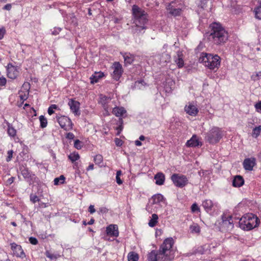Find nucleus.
<instances>
[{
	"mask_svg": "<svg viewBox=\"0 0 261 261\" xmlns=\"http://www.w3.org/2000/svg\"><path fill=\"white\" fill-rule=\"evenodd\" d=\"M171 178L174 184L177 187L182 188L188 183V178L183 175L173 174Z\"/></svg>",
	"mask_w": 261,
	"mask_h": 261,
	"instance_id": "obj_8",
	"label": "nucleus"
},
{
	"mask_svg": "<svg viewBox=\"0 0 261 261\" xmlns=\"http://www.w3.org/2000/svg\"><path fill=\"white\" fill-rule=\"evenodd\" d=\"M158 216L155 214H153L151 216V218L148 222V225L150 227H153L155 226L158 222Z\"/></svg>",
	"mask_w": 261,
	"mask_h": 261,
	"instance_id": "obj_28",
	"label": "nucleus"
},
{
	"mask_svg": "<svg viewBox=\"0 0 261 261\" xmlns=\"http://www.w3.org/2000/svg\"><path fill=\"white\" fill-rule=\"evenodd\" d=\"M191 211L192 212H195L196 211H199V208L196 203H194L191 206Z\"/></svg>",
	"mask_w": 261,
	"mask_h": 261,
	"instance_id": "obj_44",
	"label": "nucleus"
},
{
	"mask_svg": "<svg viewBox=\"0 0 261 261\" xmlns=\"http://www.w3.org/2000/svg\"><path fill=\"white\" fill-rule=\"evenodd\" d=\"M49 108H50L51 109L54 110V109H57L58 107L56 105H51Z\"/></svg>",
	"mask_w": 261,
	"mask_h": 261,
	"instance_id": "obj_63",
	"label": "nucleus"
},
{
	"mask_svg": "<svg viewBox=\"0 0 261 261\" xmlns=\"http://www.w3.org/2000/svg\"><path fill=\"white\" fill-rule=\"evenodd\" d=\"M57 121L61 128L65 130L68 131L73 128V123L67 117L62 116L57 117Z\"/></svg>",
	"mask_w": 261,
	"mask_h": 261,
	"instance_id": "obj_9",
	"label": "nucleus"
},
{
	"mask_svg": "<svg viewBox=\"0 0 261 261\" xmlns=\"http://www.w3.org/2000/svg\"><path fill=\"white\" fill-rule=\"evenodd\" d=\"M13 151L12 150H9L7 152V157L6 159L7 162H9L11 160L13 156Z\"/></svg>",
	"mask_w": 261,
	"mask_h": 261,
	"instance_id": "obj_43",
	"label": "nucleus"
},
{
	"mask_svg": "<svg viewBox=\"0 0 261 261\" xmlns=\"http://www.w3.org/2000/svg\"><path fill=\"white\" fill-rule=\"evenodd\" d=\"M7 75L11 79H15L18 75L19 71L17 68L11 64H8L7 66Z\"/></svg>",
	"mask_w": 261,
	"mask_h": 261,
	"instance_id": "obj_12",
	"label": "nucleus"
},
{
	"mask_svg": "<svg viewBox=\"0 0 261 261\" xmlns=\"http://www.w3.org/2000/svg\"><path fill=\"white\" fill-rule=\"evenodd\" d=\"M244 180L240 175H237L232 181V186L234 187H240L244 185Z\"/></svg>",
	"mask_w": 261,
	"mask_h": 261,
	"instance_id": "obj_20",
	"label": "nucleus"
},
{
	"mask_svg": "<svg viewBox=\"0 0 261 261\" xmlns=\"http://www.w3.org/2000/svg\"><path fill=\"white\" fill-rule=\"evenodd\" d=\"M223 136V132L221 128L214 126L206 133L205 140L211 144H216Z\"/></svg>",
	"mask_w": 261,
	"mask_h": 261,
	"instance_id": "obj_6",
	"label": "nucleus"
},
{
	"mask_svg": "<svg viewBox=\"0 0 261 261\" xmlns=\"http://www.w3.org/2000/svg\"><path fill=\"white\" fill-rule=\"evenodd\" d=\"M94 219L93 218L91 219V220L87 223L88 225H92L94 223Z\"/></svg>",
	"mask_w": 261,
	"mask_h": 261,
	"instance_id": "obj_61",
	"label": "nucleus"
},
{
	"mask_svg": "<svg viewBox=\"0 0 261 261\" xmlns=\"http://www.w3.org/2000/svg\"><path fill=\"white\" fill-rule=\"evenodd\" d=\"M39 206L40 207H46V204L44 203H39Z\"/></svg>",
	"mask_w": 261,
	"mask_h": 261,
	"instance_id": "obj_62",
	"label": "nucleus"
},
{
	"mask_svg": "<svg viewBox=\"0 0 261 261\" xmlns=\"http://www.w3.org/2000/svg\"><path fill=\"white\" fill-rule=\"evenodd\" d=\"M261 125L255 127L253 129L252 136L255 138H257L260 134Z\"/></svg>",
	"mask_w": 261,
	"mask_h": 261,
	"instance_id": "obj_36",
	"label": "nucleus"
},
{
	"mask_svg": "<svg viewBox=\"0 0 261 261\" xmlns=\"http://www.w3.org/2000/svg\"><path fill=\"white\" fill-rule=\"evenodd\" d=\"M120 120L121 121V125H120L119 126V127H118V129H120V132L122 130V128H123V126H122V123H123V121H122V119L121 118L120 119Z\"/></svg>",
	"mask_w": 261,
	"mask_h": 261,
	"instance_id": "obj_58",
	"label": "nucleus"
},
{
	"mask_svg": "<svg viewBox=\"0 0 261 261\" xmlns=\"http://www.w3.org/2000/svg\"><path fill=\"white\" fill-rule=\"evenodd\" d=\"M257 112L261 111V101H259L254 106Z\"/></svg>",
	"mask_w": 261,
	"mask_h": 261,
	"instance_id": "obj_47",
	"label": "nucleus"
},
{
	"mask_svg": "<svg viewBox=\"0 0 261 261\" xmlns=\"http://www.w3.org/2000/svg\"><path fill=\"white\" fill-rule=\"evenodd\" d=\"M164 200L163 196L161 194H158L154 195L151 197V200H152V204H158L163 201Z\"/></svg>",
	"mask_w": 261,
	"mask_h": 261,
	"instance_id": "obj_26",
	"label": "nucleus"
},
{
	"mask_svg": "<svg viewBox=\"0 0 261 261\" xmlns=\"http://www.w3.org/2000/svg\"><path fill=\"white\" fill-rule=\"evenodd\" d=\"M122 174V172L121 170H118L116 173V176H120Z\"/></svg>",
	"mask_w": 261,
	"mask_h": 261,
	"instance_id": "obj_64",
	"label": "nucleus"
},
{
	"mask_svg": "<svg viewBox=\"0 0 261 261\" xmlns=\"http://www.w3.org/2000/svg\"><path fill=\"white\" fill-rule=\"evenodd\" d=\"M106 231L108 235L111 236L117 237L119 235V231L117 225H110L108 227H107Z\"/></svg>",
	"mask_w": 261,
	"mask_h": 261,
	"instance_id": "obj_16",
	"label": "nucleus"
},
{
	"mask_svg": "<svg viewBox=\"0 0 261 261\" xmlns=\"http://www.w3.org/2000/svg\"><path fill=\"white\" fill-rule=\"evenodd\" d=\"M112 113L117 117H122L126 113V111L123 107H116L113 109Z\"/></svg>",
	"mask_w": 261,
	"mask_h": 261,
	"instance_id": "obj_19",
	"label": "nucleus"
},
{
	"mask_svg": "<svg viewBox=\"0 0 261 261\" xmlns=\"http://www.w3.org/2000/svg\"><path fill=\"white\" fill-rule=\"evenodd\" d=\"M22 175L25 178H29L31 177L30 173L28 169L22 167L20 168Z\"/></svg>",
	"mask_w": 261,
	"mask_h": 261,
	"instance_id": "obj_31",
	"label": "nucleus"
},
{
	"mask_svg": "<svg viewBox=\"0 0 261 261\" xmlns=\"http://www.w3.org/2000/svg\"><path fill=\"white\" fill-rule=\"evenodd\" d=\"M5 33V30L4 28H0V40L2 39L4 36Z\"/></svg>",
	"mask_w": 261,
	"mask_h": 261,
	"instance_id": "obj_52",
	"label": "nucleus"
},
{
	"mask_svg": "<svg viewBox=\"0 0 261 261\" xmlns=\"http://www.w3.org/2000/svg\"><path fill=\"white\" fill-rule=\"evenodd\" d=\"M104 76V74L102 72H96L90 78L92 84L96 83L98 80Z\"/></svg>",
	"mask_w": 261,
	"mask_h": 261,
	"instance_id": "obj_22",
	"label": "nucleus"
},
{
	"mask_svg": "<svg viewBox=\"0 0 261 261\" xmlns=\"http://www.w3.org/2000/svg\"><path fill=\"white\" fill-rule=\"evenodd\" d=\"M222 219L223 225L226 227L228 230H231L233 227V221L231 216H229L227 218L223 217Z\"/></svg>",
	"mask_w": 261,
	"mask_h": 261,
	"instance_id": "obj_18",
	"label": "nucleus"
},
{
	"mask_svg": "<svg viewBox=\"0 0 261 261\" xmlns=\"http://www.w3.org/2000/svg\"><path fill=\"white\" fill-rule=\"evenodd\" d=\"M128 261H138V254L135 252H130L127 256Z\"/></svg>",
	"mask_w": 261,
	"mask_h": 261,
	"instance_id": "obj_30",
	"label": "nucleus"
},
{
	"mask_svg": "<svg viewBox=\"0 0 261 261\" xmlns=\"http://www.w3.org/2000/svg\"><path fill=\"white\" fill-rule=\"evenodd\" d=\"M108 210L106 207H100L99 210V213H101L102 214L107 213L108 212Z\"/></svg>",
	"mask_w": 261,
	"mask_h": 261,
	"instance_id": "obj_51",
	"label": "nucleus"
},
{
	"mask_svg": "<svg viewBox=\"0 0 261 261\" xmlns=\"http://www.w3.org/2000/svg\"><path fill=\"white\" fill-rule=\"evenodd\" d=\"M94 161L97 165H100L103 161V157L101 154H97L94 158Z\"/></svg>",
	"mask_w": 261,
	"mask_h": 261,
	"instance_id": "obj_37",
	"label": "nucleus"
},
{
	"mask_svg": "<svg viewBox=\"0 0 261 261\" xmlns=\"http://www.w3.org/2000/svg\"><path fill=\"white\" fill-rule=\"evenodd\" d=\"M132 11L135 24L137 26L141 27L142 30H146L147 29L146 25L148 21L147 13L137 5L133 6Z\"/></svg>",
	"mask_w": 261,
	"mask_h": 261,
	"instance_id": "obj_3",
	"label": "nucleus"
},
{
	"mask_svg": "<svg viewBox=\"0 0 261 261\" xmlns=\"http://www.w3.org/2000/svg\"><path fill=\"white\" fill-rule=\"evenodd\" d=\"M93 169H94V165H93V164H90V165L88 167V168H87V171L91 170H93Z\"/></svg>",
	"mask_w": 261,
	"mask_h": 261,
	"instance_id": "obj_57",
	"label": "nucleus"
},
{
	"mask_svg": "<svg viewBox=\"0 0 261 261\" xmlns=\"http://www.w3.org/2000/svg\"><path fill=\"white\" fill-rule=\"evenodd\" d=\"M113 68L114 70L112 74V77L116 81H118L123 72L122 66L119 62H115L113 64Z\"/></svg>",
	"mask_w": 261,
	"mask_h": 261,
	"instance_id": "obj_10",
	"label": "nucleus"
},
{
	"mask_svg": "<svg viewBox=\"0 0 261 261\" xmlns=\"http://www.w3.org/2000/svg\"><path fill=\"white\" fill-rule=\"evenodd\" d=\"M46 256L47 257L51 259H53L56 258V257L55 256V255L51 254H49V253L46 254Z\"/></svg>",
	"mask_w": 261,
	"mask_h": 261,
	"instance_id": "obj_56",
	"label": "nucleus"
},
{
	"mask_svg": "<svg viewBox=\"0 0 261 261\" xmlns=\"http://www.w3.org/2000/svg\"><path fill=\"white\" fill-rule=\"evenodd\" d=\"M202 205L206 212H209L212 210L213 203L211 200L206 199L202 202Z\"/></svg>",
	"mask_w": 261,
	"mask_h": 261,
	"instance_id": "obj_24",
	"label": "nucleus"
},
{
	"mask_svg": "<svg viewBox=\"0 0 261 261\" xmlns=\"http://www.w3.org/2000/svg\"><path fill=\"white\" fill-rule=\"evenodd\" d=\"M66 138L68 139H73L74 138V135L72 133H68L66 134Z\"/></svg>",
	"mask_w": 261,
	"mask_h": 261,
	"instance_id": "obj_49",
	"label": "nucleus"
},
{
	"mask_svg": "<svg viewBox=\"0 0 261 261\" xmlns=\"http://www.w3.org/2000/svg\"><path fill=\"white\" fill-rule=\"evenodd\" d=\"M256 165L255 158H246L244 160L243 165L246 170L252 171L253 167Z\"/></svg>",
	"mask_w": 261,
	"mask_h": 261,
	"instance_id": "obj_11",
	"label": "nucleus"
},
{
	"mask_svg": "<svg viewBox=\"0 0 261 261\" xmlns=\"http://www.w3.org/2000/svg\"><path fill=\"white\" fill-rule=\"evenodd\" d=\"M88 211L90 214H93L95 212L94 205H90L88 208Z\"/></svg>",
	"mask_w": 261,
	"mask_h": 261,
	"instance_id": "obj_50",
	"label": "nucleus"
},
{
	"mask_svg": "<svg viewBox=\"0 0 261 261\" xmlns=\"http://www.w3.org/2000/svg\"><path fill=\"white\" fill-rule=\"evenodd\" d=\"M254 12L255 13V18L261 20V3L260 6L254 9Z\"/></svg>",
	"mask_w": 261,
	"mask_h": 261,
	"instance_id": "obj_34",
	"label": "nucleus"
},
{
	"mask_svg": "<svg viewBox=\"0 0 261 261\" xmlns=\"http://www.w3.org/2000/svg\"><path fill=\"white\" fill-rule=\"evenodd\" d=\"M190 230L192 232L199 233L200 229L199 226L197 224H194L191 225L190 227Z\"/></svg>",
	"mask_w": 261,
	"mask_h": 261,
	"instance_id": "obj_39",
	"label": "nucleus"
},
{
	"mask_svg": "<svg viewBox=\"0 0 261 261\" xmlns=\"http://www.w3.org/2000/svg\"><path fill=\"white\" fill-rule=\"evenodd\" d=\"M111 99L110 97H107L106 96H101L100 97V102L101 103L104 109L107 112H109L107 103L109 102Z\"/></svg>",
	"mask_w": 261,
	"mask_h": 261,
	"instance_id": "obj_23",
	"label": "nucleus"
},
{
	"mask_svg": "<svg viewBox=\"0 0 261 261\" xmlns=\"http://www.w3.org/2000/svg\"><path fill=\"white\" fill-rule=\"evenodd\" d=\"M207 37L210 41L216 45L225 43L228 38L227 32L219 23L214 22L209 27Z\"/></svg>",
	"mask_w": 261,
	"mask_h": 261,
	"instance_id": "obj_2",
	"label": "nucleus"
},
{
	"mask_svg": "<svg viewBox=\"0 0 261 261\" xmlns=\"http://www.w3.org/2000/svg\"><path fill=\"white\" fill-rule=\"evenodd\" d=\"M115 142L116 145L117 146H121L123 144V141L119 138H115Z\"/></svg>",
	"mask_w": 261,
	"mask_h": 261,
	"instance_id": "obj_45",
	"label": "nucleus"
},
{
	"mask_svg": "<svg viewBox=\"0 0 261 261\" xmlns=\"http://www.w3.org/2000/svg\"><path fill=\"white\" fill-rule=\"evenodd\" d=\"M29 241L30 243H31L33 245H36L38 243V240L36 238L34 237H30L29 238Z\"/></svg>",
	"mask_w": 261,
	"mask_h": 261,
	"instance_id": "obj_46",
	"label": "nucleus"
},
{
	"mask_svg": "<svg viewBox=\"0 0 261 261\" xmlns=\"http://www.w3.org/2000/svg\"><path fill=\"white\" fill-rule=\"evenodd\" d=\"M144 30H142L141 28V27L137 26L136 24L134 27H133V32L134 34H136L137 35H139L141 33H143V32H142V31H144Z\"/></svg>",
	"mask_w": 261,
	"mask_h": 261,
	"instance_id": "obj_38",
	"label": "nucleus"
},
{
	"mask_svg": "<svg viewBox=\"0 0 261 261\" xmlns=\"http://www.w3.org/2000/svg\"><path fill=\"white\" fill-rule=\"evenodd\" d=\"M39 120L40 122V126L41 128H44L47 126V121L46 118L43 116L41 115L39 117Z\"/></svg>",
	"mask_w": 261,
	"mask_h": 261,
	"instance_id": "obj_35",
	"label": "nucleus"
},
{
	"mask_svg": "<svg viewBox=\"0 0 261 261\" xmlns=\"http://www.w3.org/2000/svg\"><path fill=\"white\" fill-rule=\"evenodd\" d=\"M154 179L155 180V184L156 185L160 186L164 184L165 181V175L162 172L158 173L154 176Z\"/></svg>",
	"mask_w": 261,
	"mask_h": 261,
	"instance_id": "obj_21",
	"label": "nucleus"
},
{
	"mask_svg": "<svg viewBox=\"0 0 261 261\" xmlns=\"http://www.w3.org/2000/svg\"><path fill=\"white\" fill-rule=\"evenodd\" d=\"M173 244L172 238L166 239L158 250H152L148 254V261H172L174 257L171 250Z\"/></svg>",
	"mask_w": 261,
	"mask_h": 261,
	"instance_id": "obj_1",
	"label": "nucleus"
},
{
	"mask_svg": "<svg viewBox=\"0 0 261 261\" xmlns=\"http://www.w3.org/2000/svg\"><path fill=\"white\" fill-rule=\"evenodd\" d=\"M68 159L72 162L73 163L76 161L80 159V156L77 152H73L70 153L68 155Z\"/></svg>",
	"mask_w": 261,
	"mask_h": 261,
	"instance_id": "obj_29",
	"label": "nucleus"
},
{
	"mask_svg": "<svg viewBox=\"0 0 261 261\" xmlns=\"http://www.w3.org/2000/svg\"><path fill=\"white\" fill-rule=\"evenodd\" d=\"M199 145L201 146L202 143L199 141L196 135H193L192 138L186 143V146L188 147H195Z\"/></svg>",
	"mask_w": 261,
	"mask_h": 261,
	"instance_id": "obj_15",
	"label": "nucleus"
},
{
	"mask_svg": "<svg viewBox=\"0 0 261 261\" xmlns=\"http://www.w3.org/2000/svg\"><path fill=\"white\" fill-rule=\"evenodd\" d=\"M211 3V0H200V6L204 9L207 6L208 4Z\"/></svg>",
	"mask_w": 261,
	"mask_h": 261,
	"instance_id": "obj_41",
	"label": "nucleus"
},
{
	"mask_svg": "<svg viewBox=\"0 0 261 261\" xmlns=\"http://www.w3.org/2000/svg\"><path fill=\"white\" fill-rule=\"evenodd\" d=\"M173 60L179 68L184 66V55L182 51L178 50L176 55L173 57Z\"/></svg>",
	"mask_w": 261,
	"mask_h": 261,
	"instance_id": "obj_13",
	"label": "nucleus"
},
{
	"mask_svg": "<svg viewBox=\"0 0 261 261\" xmlns=\"http://www.w3.org/2000/svg\"><path fill=\"white\" fill-rule=\"evenodd\" d=\"M259 223L258 218L252 214H248L242 217L239 221L240 227L245 230H250L257 227Z\"/></svg>",
	"mask_w": 261,
	"mask_h": 261,
	"instance_id": "obj_5",
	"label": "nucleus"
},
{
	"mask_svg": "<svg viewBox=\"0 0 261 261\" xmlns=\"http://www.w3.org/2000/svg\"><path fill=\"white\" fill-rule=\"evenodd\" d=\"M18 245H17L15 243H11V247L12 250H13V251H14L15 250V249H16L17 248V247L18 246Z\"/></svg>",
	"mask_w": 261,
	"mask_h": 261,
	"instance_id": "obj_53",
	"label": "nucleus"
},
{
	"mask_svg": "<svg viewBox=\"0 0 261 261\" xmlns=\"http://www.w3.org/2000/svg\"><path fill=\"white\" fill-rule=\"evenodd\" d=\"M65 179V177H64V176L63 175H61L59 177L55 178V179L54 180V185H58L60 184H63L64 182Z\"/></svg>",
	"mask_w": 261,
	"mask_h": 261,
	"instance_id": "obj_33",
	"label": "nucleus"
},
{
	"mask_svg": "<svg viewBox=\"0 0 261 261\" xmlns=\"http://www.w3.org/2000/svg\"><path fill=\"white\" fill-rule=\"evenodd\" d=\"M13 252L17 256L22 257L24 255V253L20 245H18Z\"/></svg>",
	"mask_w": 261,
	"mask_h": 261,
	"instance_id": "obj_32",
	"label": "nucleus"
},
{
	"mask_svg": "<svg viewBox=\"0 0 261 261\" xmlns=\"http://www.w3.org/2000/svg\"><path fill=\"white\" fill-rule=\"evenodd\" d=\"M83 146V143L80 140L76 139L74 142V147L77 149H81Z\"/></svg>",
	"mask_w": 261,
	"mask_h": 261,
	"instance_id": "obj_40",
	"label": "nucleus"
},
{
	"mask_svg": "<svg viewBox=\"0 0 261 261\" xmlns=\"http://www.w3.org/2000/svg\"><path fill=\"white\" fill-rule=\"evenodd\" d=\"M54 113V111L53 109H51L50 108H48V113L49 115H51Z\"/></svg>",
	"mask_w": 261,
	"mask_h": 261,
	"instance_id": "obj_59",
	"label": "nucleus"
},
{
	"mask_svg": "<svg viewBox=\"0 0 261 261\" xmlns=\"http://www.w3.org/2000/svg\"><path fill=\"white\" fill-rule=\"evenodd\" d=\"M123 57L125 64H130L134 60V55L129 53H124L123 55Z\"/></svg>",
	"mask_w": 261,
	"mask_h": 261,
	"instance_id": "obj_25",
	"label": "nucleus"
},
{
	"mask_svg": "<svg viewBox=\"0 0 261 261\" xmlns=\"http://www.w3.org/2000/svg\"><path fill=\"white\" fill-rule=\"evenodd\" d=\"M185 110L187 114L191 116H195L198 112V110L196 107L191 103L185 106Z\"/></svg>",
	"mask_w": 261,
	"mask_h": 261,
	"instance_id": "obj_17",
	"label": "nucleus"
},
{
	"mask_svg": "<svg viewBox=\"0 0 261 261\" xmlns=\"http://www.w3.org/2000/svg\"><path fill=\"white\" fill-rule=\"evenodd\" d=\"M68 105L70 107L71 111L75 115H79L80 112L79 111L80 103L75 100H70L68 102Z\"/></svg>",
	"mask_w": 261,
	"mask_h": 261,
	"instance_id": "obj_14",
	"label": "nucleus"
},
{
	"mask_svg": "<svg viewBox=\"0 0 261 261\" xmlns=\"http://www.w3.org/2000/svg\"><path fill=\"white\" fill-rule=\"evenodd\" d=\"M183 8L182 4L177 1H172L166 6L168 13L174 16L180 15Z\"/></svg>",
	"mask_w": 261,
	"mask_h": 261,
	"instance_id": "obj_7",
	"label": "nucleus"
},
{
	"mask_svg": "<svg viewBox=\"0 0 261 261\" xmlns=\"http://www.w3.org/2000/svg\"><path fill=\"white\" fill-rule=\"evenodd\" d=\"M135 145L136 146H141L142 145V143H141V142L140 141L136 140L135 141Z\"/></svg>",
	"mask_w": 261,
	"mask_h": 261,
	"instance_id": "obj_60",
	"label": "nucleus"
},
{
	"mask_svg": "<svg viewBox=\"0 0 261 261\" xmlns=\"http://www.w3.org/2000/svg\"><path fill=\"white\" fill-rule=\"evenodd\" d=\"M116 182L118 185H121L122 184L123 181L121 179L120 176H116Z\"/></svg>",
	"mask_w": 261,
	"mask_h": 261,
	"instance_id": "obj_55",
	"label": "nucleus"
},
{
	"mask_svg": "<svg viewBox=\"0 0 261 261\" xmlns=\"http://www.w3.org/2000/svg\"><path fill=\"white\" fill-rule=\"evenodd\" d=\"M221 58L217 55L202 53L199 61L203 63L204 65L210 69H218L220 65Z\"/></svg>",
	"mask_w": 261,
	"mask_h": 261,
	"instance_id": "obj_4",
	"label": "nucleus"
},
{
	"mask_svg": "<svg viewBox=\"0 0 261 261\" xmlns=\"http://www.w3.org/2000/svg\"><path fill=\"white\" fill-rule=\"evenodd\" d=\"M30 200L33 203H35L36 202H39L40 201V199L37 195L31 194L30 195Z\"/></svg>",
	"mask_w": 261,
	"mask_h": 261,
	"instance_id": "obj_42",
	"label": "nucleus"
},
{
	"mask_svg": "<svg viewBox=\"0 0 261 261\" xmlns=\"http://www.w3.org/2000/svg\"><path fill=\"white\" fill-rule=\"evenodd\" d=\"M11 7H12L11 5L10 4H7V5H6L4 7L3 9H4V10H11Z\"/></svg>",
	"mask_w": 261,
	"mask_h": 261,
	"instance_id": "obj_54",
	"label": "nucleus"
},
{
	"mask_svg": "<svg viewBox=\"0 0 261 261\" xmlns=\"http://www.w3.org/2000/svg\"><path fill=\"white\" fill-rule=\"evenodd\" d=\"M7 80L5 77L2 76L0 77V86H5L6 84Z\"/></svg>",
	"mask_w": 261,
	"mask_h": 261,
	"instance_id": "obj_48",
	"label": "nucleus"
},
{
	"mask_svg": "<svg viewBox=\"0 0 261 261\" xmlns=\"http://www.w3.org/2000/svg\"><path fill=\"white\" fill-rule=\"evenodd\" d=\"M6 124L8 126V135L11 137H15L16 135V129L13 127L12 125L9 122H6Z\"/></svg>",
	"mask_w": 261,
	"mask_h": 261,
	"instance_id": "obj_27",
	"label": "nucleus"
}]
</instances>
